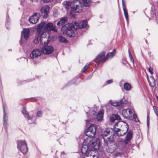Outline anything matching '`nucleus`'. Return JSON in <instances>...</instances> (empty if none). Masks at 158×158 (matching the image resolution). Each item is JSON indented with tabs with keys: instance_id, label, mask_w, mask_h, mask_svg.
I'll return each instance as SVG.
<instances>
[{
	"instance_id": "obj_1",
	"label": "nucleus",
	"mask_w": 158,
	"mask_h": 158,
	"mask_svg": "<svg viewBox=\"0 0 158 158\" xmlns=\"http://www.w3.org/2000/svg\"><path fill=\"white\" fill-rule=\"evenodd\" d=\"M37 31L38 33L40 34V43L42 45H48L50 42L48 37L47 36L48 32L51 31H57L55 27L52 23L46 24L44 22H42L38 25Z\"/></svg>"
},
{
	"instance_id": "obj_2",
	"label": "nucleus",
	"mask_w": 158,
	"mask_h": 158,
	"mask_svg": "<svg viewBox=\"0 0 158 158\" xmlns=\"http://www.w3.org/2000/svg\"><path fill=\"white\" fill-rule=\"evenodd\" d=\"M87 25L86 21H82L79 24L76 22H73L72 23H67L63 26L61 31L64 34H65L70 37L75 36V31L77 28L81 29L85 28Z\"/></svg>"
},
{
	"instance_id": "obj_3",
	"label": "nucleus",
	"mask_w": 158,
	"mask_h": 158,
	"mask_svg": "<svg viewBox=\"0 0 158 158\" xmlns=\"http://www.w3.org/2000/svg\"><path fill=\"white\" fill-rule=\"evenodd\" d=\"M100 142L98 139L94 138L92 142L90 139H88L85 140L81 148V152L86 156H89V154H91V151L98 149L99 147Z\"/></svg>"
},
{
	"instance_id": "obj_4",
	"label": "nucleus",
	"mask_w": 158,
	"mask_h": 158,
	"mask_svg": "<svg viewBox=\"0 0 158 158\" xmlns=\"http://www.w3.org/2000/svg\"><path fill=\"white\" fill-rule=\"evenodd\" d=\"M112 132V129L109 128L106 129L102 134L106 151L110 153H114L116 150V146L110 143L113 140Z\"/></svg>"
},
{
	"instance_id": "obj_5",
	"label": "nucleus",
	"mask_w": 158,
	"mask_h": 158,
	"mask_svg": "<svg viewBox=\"0 0 158 158\" xmlns=\"http://www.w3.org/2000/svg\"><path fill=\"white\" fill-rule=\"evenodd\" d=\"M66 9H71L70 15L73 17H75V13L81 12L82 10V6L81 3L78 0H75L73 2L67 1L64 4Z\"/></svg>"
},
{
	"instance_id": "obj_6",
	"label": "nucleus",
	"mask_w": 158,
	"mask_h": 158,
	"mask_svg": "<svg viewBox=\"0 0 158 158\" xmlns=\"http://www.w3.org/2000/svg\"><path fill=\"white\" fill-rule=\"evenodd\" d=\"M116 50H114L113 52H110L108 54L106 57H105V52H101L96 57L94 60L96 62V67H97L100 63L105 61L108 59L112 57L115 55L116 53Z\"/></svg>"
},
{
	"instance_id": "obj_7",
	"label": "nucleus",
	"mask_w": 158,
	"mask_h": 158,
	"mask_svg": "<svg viewBox=\"0 0 158 158\" xmlns=\"http://www.w3.org/2000/svg\"><path fill=\"white\" fill-rule=\"evenodd\" d=\"M17 147L22 153H26L28 151L27 144L25 140H19L17 141Z\"/></svg>"
},
{
	"instance_id": "obj_8",
	"label": "nucleus",
	"mask_w": 158,
	"mask_h": 158,
	"mask_svg": "<svg viewBox=\"0 0 158 158\" xmlns=\"http://www.w3.org/2000/svg\"><path fill=\"white\" fill-rule=\"evenodd\" d=\"M96 128L95 125L93 124H91L85 131V135L89 137H94L96 134Z\"/></svg>"
},
{
	"instance_id": "obj_9",
	"label": "nucleus",
	"mask_w": 158,
	"mask_h": 158,
	"mask_svg": "<svg viewBox=\"0 0 158 158\" xmlns=\"http://www.w3.org/2000/svg\"><path fill=\"white\" fill-rule=\"evenodd\" d=\"M54 51L53 48L51 45H44L41 48L42 52L45 55H49L52 54Z\"/></svg>"
},
{
	"instance_id": "obj_10",
	"label": "nucleus",
	"mask_w": 158,
	"mask_h": 158,
	"mask_svg": "<svg viewBox=\"0 0 158 158\" xmlns=\"http://www.w3.org/2000/svg\"><path fill=\"white\" fill-rule=\"evenodd\" d=\"M40 17V14L39 13H34L33 15L29 18V21L31 23L35 24L38 21Z\"/></svg>"
},
{
	"instance_id": "obj_11",
	"label": "nucleus",
	"mask_w": 158,
	"mask_h": 158,
	"mask_svg": "<svg viewBox=\"0 0 158 158\" xmlns=\"http://www.w3.org/2000/svg\"><path fill=\"white\" fill-rule=\"evenodd\" d=\"M122 114L124 118L128 119L132 115L133 110L129 109L124 110L122 112Z\"/></svg>"
},
{
	"instance_id": "obj_12",
	"label": "nucleus",
	"mask_w": 158,
	"mask_h": 158,
	"mask_svg": "<svg viewBox=\"0 0 158 158\" xmlns=\"http://www.w3.org/2000/svg\"><path fill=\"white\" fill-rule=\"evenodd\" d=\"M123 129H118L116 131V133L118 136H122L124 135L127 132L128 128L125 125L123 127Z\"/></svg>"
},
{
	"instance_id": "obj_13",
	"label": "nucleus",
	"mask_w": 158,
	"mask_h": 158,
	"mask_svg": "<svg viewBox=\"0 0 158 158\" xmlns=\"http://www.w3.org/2000/svg\"><path fill=\"white\" fill-rule=\"evenodd\" d=\"M49 9V7L47 5L44 6H42L41 9V12L44 14L43 18L46 19L47 18Z\"/></svg>"
},
{
	"instance_id": "obj_14",
	"label": "nucleus",
	"mask_w": 158,
	"mask_h": 158,
	"mask_svg": "<svg viewBox=\"0 0 158 158\" xmlns=\"http://www.w3.org/2000/svg\"><path fill=\"white\" fill-rule=\"evenodd\" d=\"M41 55V52L40 50L35 49L31 53L30 57L31 58H36Z\"/></svg>"
},
{
	"instance_id": "obj_15",
	"label": "nucleus",
	"mask_w": 158,
	"mask_h": 158,
	"mask_svg": "<svg viewBox=\"0 0 158 158\" xmlns=\"http://www.w3.org/2000/svg\"><path fill=\"white\" fill-rule=\"evenodd\" d=\"M22 112V113L24 115L25 118H27L28 120H30L32 119L33 116H30L29 115L25 107H24L23 108Z\"/></svg>"
},
{
	"instance_id": "obj_16",
	"label": "nucleus",
	"mask_w": 158,
	"mask_h": 158,
	"mask_svg": "<svg viewBox=\"0 0 158 158\" xmlns=\"http://www.w3.org/2000/svg\"><path fill=\"white\" fill-rule=\"evenodd\" d=\"M132 135V132L129 131L127 134L126 138L124 141L123 142L125 144H127L130 141Z\"/></svg>"
},
{
	"instance_id": "obj_17",
	"label": "nucleus",
	"mask_w": 158,
	"mask_h": 158,
	"mask_svg": "<svg viewBox=\"0 0 158 158\" xmlns=\"http://www.w3.org/2000/svg\"><path fill=\"white\" fill-rule=\"evenodd\" d=\"M147 79L150 86L151 87H154L155 85V81L152 76H150L149 78L147 76Z\"/></svg>"
},
{
	"instance_id": "obj_18",
	"label": "nucleus",
	"mask_w": 158,
	"mask_h": 158,
	"mask_svg": "<svg viewBox=\"0 0 158 158\" xmlns=\"http://www.w3.org/2000/svg\"><path fill=\"white\" fill-rule=\"evenodd\" d=\"M30 30L29 29H24L23 31V34L24 38L26 40H27L29 36Z\"/></svg>"
},
{
	"instance_id": "obj_19",
	"label": "nucleus",
	"mask_w": 158,
	"mask_h": 158,
	"mask_svg": "<svg viewBox=\"0 0 158 158\" xmlns=\"http://www.w3.org/2000/svg\"><path fill=\"white\" fill-rule=\"evenodd\" d=\"M104 111V110L102 109L98 113L97 116V119L98 121H100L102 119Z\"/></svg>"
},
{
	"instance_id": "obj_20",
	"label": "nucleus",
	"mask_w": 158,
	"mask_h": 158,
	"mask_svg": "<svg viewBox=\"0 0 158 158\" xmlns=\"http://www.w3.org/2000/svg\"><path fill=\"white\" fill-rule=\"evenodd\" d=\"M68 18L67 17H64L60 19L57 23L58 26H60L63 25L67 22Z\"/></svg>"
},
{
	"instance_id": "obj_21",
	"label": "nucleus",
	"mask_w": 158,
	"mask_h": 158,
	"mask_svg": "<svg viewBox=\"0 0 158 158\" xmlns=\"http://www.w3.org/2000/svg\"><path fill=\"white\" fill-rule=\"evenodd\" d=\"M110 103L112 106H116L122 105L123 103V100L122 99L120 100L119 102H110Z\"/></svg>"
},
{
	"instance_id": "obj_22",
	"label": "nucleus",
	"mask_w": 158,
	"mask_h": 158,
	"mask_svg": "<svg viewBox=\"0 0 158 158\" xmlns=\"http://www.w3.org/2000/svg\"><path fill=\"white\" fill-rule=\"evenodd\" d=\"M120 119V117L117 114L112 115L110 118V120L112 122H113L115 120H119Z\"/></svg>"
},
{
	"instance_id": "obj_23",
	"label": "nucleus",
	"mask_w": 158,
	"mask_h": 158,
	"mask_svg": "<svg viewBox=\"0 0 158 158\" xmlns=\"http://www.w3.org/2000/svg\"><path fill=\"white\" fill-rule=\"evenodd\" d=\"M124 89L127 91H129L131 88V85L128 83H125L123 85Z\"/></svg>"
},
{
	"instance_id": "obj_24",
	"label": "nucleus",
	"mask_w": 158,
	"mask_h": 158,
	"mask_svg": "<svg viewBox=\"0 0 158 158\" xmlns=\"http://www.w3.org/2000/svg\"><path fill=\"white\" fill-rule=\"evenodd\" d=\"M58 39L60 42L64 43L67 42V40L66 38L62 36H59Z\"/></svg>"
},
{
	"instance_id": "obj_25",
	"label": "nucleus",
	"mask_w": 158,
	"mask_h": 158,
	"mask_svg": "<svg viewBox=\"0 0 158 158\" xmlns=\"http://www.w3.org/2000/svg\"><path fill=\"white\" fill-rule=\"evenodd\" d=\"M3 122L4 124L5 125L7 121V119L6 118V113L5 111V108L4 105H3Z\"/></svg>"
},
{
	"instance_id": "obj_26",
	"label": "nucleus",
	"mask_w": 158,
	"mask_h": 158,
	"mask_svg": "<svg viewBox=\"0 0 158 158\" xmlns=\"http://www.w3.org/2000/svg\"><path fill=\"white\" fill-rule=\"evenodd\" d=\"M40 34H39V35L36 36L34 40V42L35 44H37L40 42Z\"/></svg>"
},
{
	"instance_id": "obj_27",
	"label": "nucleus",
	"mask_w": 158,
	"mask_h": 158,
	"mask_svg": "<svg viewBox=\"0 0 158 158\" xmlns=\"http://www.w3.org/2000/svg\"><path fill=\"white\" fill-rule=\"evenodd\" d=\"M85 6H88L90 4V0H82Z\"/></svg>"
},
{
	"instance_id": "obj_28",
	"label": "nucleus",
	"mask_w": 158,
	"mask_h": 158,
	"mask_svg": "<svg viewBox=\"0 0 158 158\" xmlns=\"http://www.w3.org/2000/svg\"><path fill=\"white\" fill-rule=\"evenodd\" d=\"M124 11V15L125 16V18L128 21V12L126 8L124 7V8L123 9Z\"/></svg>"
},
{
	"instance_id": "obj_29",
	"label": "nucleus",
	"mask_w": 158,
	"mask_h": 158,
	"mask_svg": "<svg viewBox=\"0 0 158 158\" xmlns=\"http://www.w3.org/2000/svg\"><path fill=\"white\" fill-rule=\"evenodd\" d=\"M117 148H118L122 150L123 148V145L122 144V143H120L118 144V145L117 146Z\"/></svg>"
},
{
	"instance_id": "obj_30",
	"label": "nucleus",
	"mask_w": 158,
	"mask_h": 158,
	"mask_svg": "<svg viewBox=\"0 0 158 158\" xmlns=\"http://www.w3.org/2000/svg\"><path fill=\"white\" fill-rule=\"evenodd\" d=\"M129 56L130 58V60L133 63V64H134V59L132 57V56L131 55L130 50H129Z\"/></svg>"
},
{
	"instance_id": "obj_31",
	"label": "nucleus",
	"mask_w": 158,
	"mask_h": 158,
	"mask_svg": "<svg viewBox=\"0 0 158 158\" xmlns=\"http://www.w3.org/2000/svg\"><path fill=\"white\" fill-rule=\"evenodd\" d=\"M89 65V64L86 65L84 68L82 69L81 72H84L88 68Z\"/></svg>"
},
{
	"instance_id": "obj_32",
	"label": "nucleus",
	"mask_w": 158,
	"mask_h": 158,
	"mask_svg": "<svg viewBox=\"0 0 158 158\" xmlns=\"http://www.w3.org/2000/svg\"><path fill=\"white\" fill-rule=\"evenodd\" d=\"M96 114V112H95L94 111H92V112H91V113L90 114V115L91 116H92L93 118H94Z\"/></svg>"
},
{
	"instance_id": "obj_33",
	"label": "nucleus",
	"mask_w": 158,
	"mask_h": 158,
	"mask_svg": "<svg viewBox=\"0 0 158 158\" xmlns=\"http://www.w3.org/2000/svg\"><path fill=\"white\" fill-rule=\"evenodd\" d=\"M153 69L151 67H150L148 69V71L151 74L153 73Z\"/></svg>"
},
{
	"instance_id": "obj_34",
	"label": "nucleus",
	"mask_w": 158,
	"mask_h": 158,
	"mask_svg": "<svg viewBox=\"0 0 158 158\" xmlns=\"http://www.w3.org/2000/svg\"><path fill=\"white\" fill-rule=\"evenodd\" d=\"M42 113L40 111H39L37 112V116L38 117L41 116L42 115Z\"/></svg>"
},
{
	"instance_id": "obj_35",
	"label": "nucleus",
	"mask_w": 158,
	"mask_h": 158,
	"mask_svg": "<svg viewBox=\"0 0 158 158\" xmlns=\"http://www.w3.org/2000/svg\"><path fill=\"white\" fill-rule=\"evenodd\" d=\"M147 124L148 126L149 124V118L148 116V114L147 116Z\"/></svg>"
},
{
	"instance_id": "obj_36",
	"label": "nucleus",
	"mask_w": 158,
	"mask_h": 158,
	"mask_svg": "<svg viewBox=\"0 0 158 158\" xmlns=\"http://www.w3.org/2000/svg\"><path fill=\"white\" fill-rule=\"evenodd\" d=\"M120 155V153L119 152H115L114 153V156L115 157H116L118 156H119Z\"/></svg>"
},
{
	"instance_id": "obj_37",
	"label": "nucleus",
	"mask_w": 158,
	"mask_h": 158,
	"mask_svg": "<svg viewBox=\"0 0 158 158\" xmlns=\"http://www.w3.org/2000/svg\"><path fill=\"white\" fill-rule=\"evenodd\" d=\"M53 0H43V2L45 3L50 2L52 1Z\"/></svg>"
},
{
	"instance_id": "obj_38",
	"label": "nucleus",
	"mask_w": 158,
	"mask_h": 158,
	"mask_svg": "<svg viewBox=\"0 0 158 158\" xmlns=\"http://www.w3.org/2000/svg\"><path fill=\"white\" fill-rule=\"evenodd\" d=\"M122 5H123V9L124 8V7H125L126 8V6L125 4V1L124 0H122Z\"/></svg>"
},
{
	"instance_id": "obj_39",
	"label": "nucleus",
	"mask_w": 158,
	"mask_h": 158,
	"mask_svg": "<svg viewBox=\"0 0 158 158\" xmlns=\"http://www.w3.org/2000/svg\"><path fill=\"white\" fill-rule=\"evenodd\" d=\"M113 82V81L112 80H108L106 81V82L107 84H109L111 83H112Z\"/></svg>"
},
{
	"instance_id": "obj_40",
	"label": "nucleus",
	"mask_w": 158,
	"mask_h": 158,
	"mask_svg": "<svg viewBox=\"0 0 158 158\" xmlns=\"http://www.w3.org/2000/svg\"><path fill=\"white\" fill-rule=\"evenodd\" d=\"M155 114H156V116L158 117V113L157 110H154Z\"/></svg>"
},
{
	"instance_id": "obj_41",
	"label": "nucleus",
	"mask_w": 158,
	"mask_h": 158,
	"mask_svg": "<svg viewBox=\"0 0 158 158\" xmlns=\"http://www.w3.org/2000/svg\"><path fill=\"white\" fill-rule=\"evenodd\" d=\"M121 123V122H118L117 123L115 124V126H118V125H120Z\"/></svg>"
},
{
	"instance_id": "obj_42",
	"label": "nucleus",
	"mask_w": 158,
	"mask_h": 158,
	"mask_svg": "<svg viewBox=\"0 0 158 158\" xmlns=\"http://www.w3.org/2000/svg\"><path fill=\"white\" fill-rule=\"evenodd\" d=\"M32 2H38V0H31Z\"/></svg>"
},
{
	"instance_id": "obj_43",
	"label": "nucleus",
	"mask_w": 158,
	"mask_h": 158,
	"mask_svg": "<svg viewBox=\"0 0 158 158\" xmlns=\"http://www.w3.org/2000/svg\"><path fill=\"white\" fill-rule=\"evenodd\" d=\"M153 107L154 110H157L155 106H153Z\"/></svg>"
},
{
	"instance_id": "obj_44",
	"label": "nucleus",
	"mask_w": 158,
	"mask_h": 158,
	"mask_svg": "<svg viewBox=\"0 0 158 158\" xmlns=\"http://www.w3.org/2000/svg\"><path fill=\"white\" fill-rule=\"evenodd\" d=\"M19 42H20V44H22V42L21 39V40L19 41Z\"/></svg>"
},
{
	"instance_id": "obj_45",
	"label": "nucleus",
	"mask_w": 158,
	"mask_h": 158,
	"mask_svg": "<svg viewBox=\"0 0 158 158\" xmlns=\"http://www.w3.org/2000/svg\"><path fill=\"white\" fill-rule=\"evenodd\" d=\"M89 122V120H87L86 121V123L87 124V122Z\"/></svg>"
}]
</instances>
